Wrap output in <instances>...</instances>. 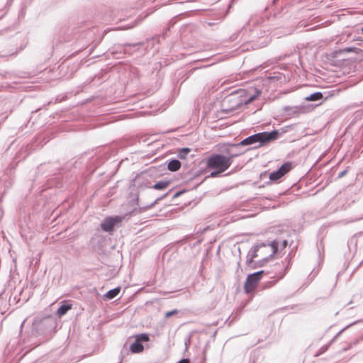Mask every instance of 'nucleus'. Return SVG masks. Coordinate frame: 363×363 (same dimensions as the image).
Returning a JSON list of instances; mask_svg holds the SVG:
<instances>
[{
    "mask_svg": "<svg viewBox=\"0 0 363 363\" xmlns=\"http://www.w3.org/2000/svg\"><path fill=\"white\" fill-rule=\"evenodd\" d=\"M361 30H362V33H363V27L361 28Z\"/></svg>",
    "mask_w": 363,
    "mask_h": 363,
    "instance_id": "58836bf2",
    "label": "nucleus"
},
{
    "mask_svg": "<svg viewBox=\"0 0 363 363\" xmlns=\"http://www.w3.org/2000/svg\"><path fill=\"white\" fill-rule=\"evenodd\" d=\"M185 192L184 190H182V191H179L177 192H176L173 196H172V199H176V198H178L179 196H180L182 194H184Z\"/></svg>",
    "mask_w": 363,
    "mask_h": 363,
    "instance_id": "c85d7f7f",
    "label": "nucleus"
},
{
    "mask_svg": "<svg viewBox=\"0 0 363 363\" xmlns=\"http://www.w3.org/2000/svg\"><path fill=\"white\" fill-rule=\"evenodd\" d=\"M259 281L260 279L257 277H256L253 273L248 274L244 285V289L245 293L250 294L256 288Z\"/></svg>",
    "mask_w": 363,
    "mask_h": 363,
    "instance_id": "1a4fd4ad",
    "label": "nucleus"
},
{
    "mask_svg": "<svg viewBox=\"0 0 363 363\" xmlns=\"http://www.w3.org/2000/svg\"><path fill=\"white\" fill-rule=\"evenodd\" d=\"M222 153H212L206 159V167L210 169H219L225 172L232 164L233 159L241 155L234 153L229 144H225L220 148Z\"/></svg>",
    "mask_w": 363,
    "mask_h": 363,
    "instance_id": "f03ea898",
    "label": "nucleus"
},
{
    "mask_svg": "<svg viewBox=\"0 0 363 363\" xmlns=\"http://www.w3.org/2000/svg\"><path fill=\"white\" fill-rule=\"evenodd\" d=\"M286 259L285 261H282L281 264L277 263L274 266V269L272 272L266 271V270H259L258 272H254L253 274L257 277L260 280L262 278V276L264 274H274L273 276H271L270 277L272 279H274L272 281H269L265 283V288H270L272 286H274L279 280L284 278V277L286 275L289 266L290 264V261L288 260L287 264L286 265Z\"/></svg>",
    "mask_w": 363,
    "mask_h": 363,
    "instance_id": "39448f33",
    "label": "nucleus"
},
{
    "mask_svg": "<svg viewBox=\"0 0 363 363\" xmlns=\"http://www.w3.org/2000/svg\"><path fill=\"white\" fill-rule=\"evenodd\" d=\"M290 128V126H285L279 130V136L286 133L288 131V130Z\"/></svg>",
    "mask_w": 363,
    "mask_h": 363,
    "instance_id": "bb28decb",
    "label": "nucleus"
},
{
    "mask_svg": "<svg viewBox=\"0 0 363 363\" xmlns=\"http://www.w3.org/2000/svg\"><path fill=\"white\" fill-rule=\"evenodd\" d=\"M224 172L223 171H220L219 169H213V171H212L210 174L206 177V178L208 177H216L218 176H219L220 174L223 173Z\"/></svg>",
    "mask_w": 363,
    "mask_h": 363,
    "instance_id": "b1692460",
    "label": "nucleus"
},
{
    "mask_svg": "<svg viewBox=\"0 0 363 363\" xmlns=\"http://www.w3.org/2000/svg\"><path fill=\"white\" fill-rule=\"evenodd\" d=\"M130 350L133 353H140L143 351L144 346L138 339H135V341L130 345Z\"/></svg>",
    "mask_w": 363,
    "mask_h": 363,
    "instance_id": "2eb2a0df",
    "label": "nucleus"
},
{
    "mask_svg": "<svg viewBox=\"0 0 363 363\" xmlns=\"http://www.w3.org/2000/svg\"><path fill=\"white\" fill-rule=\"evenodd\" d=\"M348 167H346L345 169L342 170V172H340L338 175H337V178L338 179H340L342 177H343L345 175H346V174L347 173V170H348Z\"/></svg>",
    "mask_w": 363,
    "mask_h": 363,
    "instance_id": "cd10ccee",
    "label": "nucleus"
},
{
    "mask_svg": "<svg viewBox=\"0 0 363 363\" xmlns=\"http://www.w3.org/2000/svg\"><path fill=\"white\" fill-rule=\"evenodd\" d=\"M323 99V94L320 91H316L306 96L305 99L308 101H320Z\"/></svg>",
    "mask_w": 363,
    "mask_h": 363,
    "instance_id": "aec40b11",
    "label": "nucleus"
},
{
    "mask_svg": "<svg viewBox=\"0 0 363 363\" xmlns=\"http://www.w3.org/2000/svg\"><path fill=\"white\" fill-rule=\"evenodd\" d=\"M269 245L271 248L270 254L266 257L262 258V259L255 262L254 265L252 266V268L255 269L257 267H264L270 259L271 258L277 253L279 247V241L278 240H274L269 242Z\"/></svg>",
    "mask_w": 363,
    "mask_h": 363,
    "instance_id": "423d86ee",
    "label": "nucleus"
},
{
    "mask_svg": "<svg viewBox=\"0 0 363 363\" xmlns=\"http://www.w3.org/2000/svg\"><path fill=\"white\" fill-rule=\"evenodd\" d=\"M179 313V310L177 309H174V310H172V311H167L165 313V318H170L172 317V315H177Z\"/></svg>",
    "mask_w": 363,
    "mask_h": 363,
    "instance_id": "393cba45",
    "label": "nucleus"
},
{
    "mask_svg": "<svg viewBox=\"0 0 363 363\" xmlns=\"http://www.w3.org/2000/svg\"><path fill=\"white\" fill-rule=\"evenodd\" d=\"M135 339H138L140 342H148L150 340L149 335L147 333H140L135 336Z\"/></svg>",
    "mask_w": 363,
    "mask_h": 363,
    "instance_id": "5701e85b",
    "label": "nucleus"
},
{
    "mask_svg": "<svg viewBox=\"0 0 363 363\" xmlns=\"http://www.w3.org/2000/svg\"><path fill=\"white\" fill-rule=\"evenodd\" d=\"M190 152L191 149L189 147L181 148L179 150L178 157L182 160L185 159Z\"/></svg>",
    "mask_w": 363,
    "mask_h": 363,
    "instance_id": "4be33fe9",
    "label": "nucleus"
},
{
    "mask_svg": "<svg viewBox=\"0 0 363 363\" xmlns=\"http://www.w3.org/2000/svg\"><path fill=\"white\" fill-rule=\"evenodd\" d=\"M235 318H236V317H235V316H233V317L232 318V320H230V324L232 322H233V321L235 320Z\"/></svg>",
    "mask_w": 363,
    "mask_h": 363,
    "instance_id": "c9c22d12",
    "label": "nucleus"
},
{
    "mask_svg": "<svg viewBox=\"0 0 363 363\" xmlns=\"http://www.w3.org/2000/svg\"><path fill=\"white\" fill-rule=\"evenodd\" d=\"M287 245H288L287 240H282L281 246H280L281 250H282L285 249Z\"/></svg>",
    "mask_w": 363,
    "mask_h": 363,
    "instance_id": "c756f323",
    "label": "nucleus"
},
{
    "mask_svg": "<svg viewBox=\"0 0 363 363\" xmlns=\"http://www.w3.org/2000/svg\"><path fill=\"white\" fill-rule=\"evenodd\" d=\"M122 217L119 216H108L105 218L101 223V228L103 231L111 233L114 230L115 226L121 223Z\"/></svg>",
    "mask_w": 363,
    "mask_h": 363,
    "instance_id": "6e6552de",
    "label": "nucleus"
},
{
    "mask_svg": "<svg viewBox=\"0 0 363 363\" xmlns=\"http://www.w3.org/2000/svg\"><path fill=\"white\" fill-rule=\"evenodd\" d=\"M250 363H255V359L254 358L252 361V362H250Z\"/></svg>",
    "mask_w": 363,
    "mask_h": 363,
    "instance_id": "4c0bfd02",
    "label": "nucleus"
},
{
    "mask_svg": "<svg viewBox=\"0 0 363 363\" xmlns=\"http://www.w3.org/2000/svg\"><path fill=\"white\" fill-rule=\"evenodd\" d=\"M71 308L72 304L67 301H63L61 302L60 307L57 310L56 315L59 318H61L62 316L65 315Z\"/></svg>",
    "mask_w": 363,
    "mask_h": 363,
    "instance_id": "ddd939ff",
    "label": "nucleus"
},
{
    "mask_svg": "<svg viewBox=\"0 0 363 363\" xmlns=\"http://www.w3.org/2000/svg\"><path fill=\"white\" fill-rule=\"evenodd\" d=\"M354 52L357 54L360 53L361 55L363 57V50L361 48H355V47H347L343 49H340L337 51H335L334 57H337L339 55L342 53H349Z\"/></svg>",
    "mask_w": 363,
    "mask_h": 363,
    "instance_id": "4468645a",
    "label": "nucleus"
},
{
    "mask_svg": "<svg viewBox=\"0 0 363 363\" xmlns=\"http://www.w3.org/2000/svg\"><path fill=\"white\" fill-rule=\"evenodd\" d=\"M269 247H270L269 242L265 243L258 242L250 250L248 256L251 257L252 258H256L259 256L258 252H259L260 249H267Z\"/></svg>",
    "mask_w": 363,
    "mask_h": 363,
    "instance_id": "f8f14e48",
    "label": "nucleus"
},
{
    "mask_svg": "<svg viewBox=\"0 0 363 363\" xmlns=\"http://www.w3.org/2000/svg\"><path fill=\"white\" fill-rule=\"evenodd\" d=\"M253 259H254V258H252L251 257L247 256V259L246 260V264L250 267H252V265H254L255 262L253 261Z\"/></svg>",
    "mask_w": 363,
    "mask_h": 363,
    "instance_id": "a878e982",
    "label": "nucleus"
},
{
    "mask_svg": "<svg viewBox=\"0 0 363 363\" xmlns=\"http://www.w3.org/2000/svg\"><path fill=\"white\" fill-rule=\"evenodd\" d=\"M172 191V190H169L168 191L167 193L164 194L163 195L157 197L153 202H152L150 204L146 206H144V207H141L140 208V211H145L147 209H150L152 207H154L155 206L156 203H157L158 201L162 200L163 199H164L165 197H167L169 194L170 192Z\"/></svg>",
    "mask_w": 363,
    "mask_h": 363,
    "instance_id": "6ab92c4d",
    "label": "nucleus"
},
{
    "mask_svg": "<svg viewBox=\"0 0 363 363\" xmlns=\"http://www.w3.org/2000/svg\"><path fill=\"white\" fill-rule=\"evenodd\" d=\"M121 291V287L118 286L114 289H112L106 292V294L104 295V300H111L116 298Z\"/></svg>",
    "mask_w": 363,
    "mask_h": 363,
    "instance_id": "a211bd4d",
    "label": "nucleus"
},
{
    "mask_svg": "<svg viewBox=\"0 0 363 363\" xmlns=\"http://www.w3.org/2000/svg\"><path fill=\"white\" fill-rule=\"evenodd\" d=\"M169 30V28H167V30H166V32H167ZM166 33H163V34H162V37H163V38H165V35H166Z\"/></svg>",
    "mask_w": 363,
    "mask_h": 363,
    "instance_id": "f704fd0d",
    "label": "nucleus"
},
{
    "mask_svg": "<svg viewBox=\"0 0 363 363\" xmlns=\"http://www.w3.org/2000/svg\"><path fill=\"white\" fill-rule=\"evenodd\" d=\"M147 42H152V43H155V42L159 43V38L157 36L152 38L150 40H147Z\"/></svg>",
    "mask_w": 363,
    "mask_h": 363,
    "instance_id": "2f4dec72",
    "label": "nucleus"
},
{
    "mask_svg": "<svg viewBox=\"0 0 363 363\" xmlns=\"http://www.w3.org/2000/svg\"><path fill=\"white\" fill-rule=\"evenodd\" d=\"M292 169V162H284L278 169L269 174V179L272 182H277L280 180L284 175L289 172Z\"/></svg>",
    "mask_w": 363,
    "mask_h": 363,
    "instance_id": "0eeeda50",
    "label": "nucleus"
},
{
    "mask_svg": "<svg viewBox=\"0 0 363 363\" xmlns=\"http://www.w3.org/2000/svg\"><path fill=\"white\" fill-rule=\"evenodd\" d=\"M259 90H255L253 94L243 89H234L228 94L222 101L223 107L226 110L234 111L242 105H247L255 100L259 95Z\"/></svg>",
    "mask_w": 363,
    "mask_h": 363,
    "instance_id": "7ed1b4c3",
    "label": "nucleus"
},
{
    "mask_svg": "<svg viewBox=\"0 0 363 363\" xmlns=\"http://www.w3.org/2000/svg\"><path fill=\"white\" fill-rule=\"evenodd\" d=\"M301 110L302 108L298 106H288L285 108V112L288 116H290L298 114Z\"/></svg>",
    "mask_w": 363,
    "mask_h": 363,
    "instance_id": "412c9836",
    "label": "nucleus"
},
{
    "mask_svg": "<svg viewBox=\"0 0 363 363\" xmlns=\"http://www.w3.org/2000/svg\"><path fill=\"white\" fill-rule=\"evenodd\" d=\"M233 152H234V153H241V155H242V154H243V152H236V151H234V150H233Z\"/></svg>",
    "mask_w": 363,
    "mask_h": 363,
    "instance_id": "e433bc0d",
    "label": "nucleus"
},
{
    "mask_svg": "<svg viewBox=\"0 0 363 363\" xmlns=\"http://www.w3.org/2000/svg\"><path fill=\"white\" fill-rule=\"evenodd\" d=\"M171 184L169 180H160L156 182L153 186H150V182H147V184H141L139 185L140 189L150 188L154 189L156 190H164L166 189Z\"/></svg>",
    "mask_w": 363,
    "mask_h": 363,
    "instance_id": "9b49d317",
    "label": "nucleus"
},
{
    "mask_svg": "<svg viewBox=\"0 0 363 363\" xmlns=\"http://www.w3.org/2000/svg\"><path fill=\"white\" fill-rule=\"evenodd\" d=\"M327 349H328V346H325V347H321L319 350L318 352L317 353L316 356H318V355L323 354V352H325L327 350Z\"/></svg>",
    "mask_w": 363,
    "mask_h": 363,
    "instance_id": "7c9ffc66",
    "label": "nucleus"
},
{
    "mask_svg": "<svg viewBox=\"0 0 363 363\" xmlns=\"http://www.w3.org/2000/svg\"><path fill=\"white\" fill-rule=\"evenodd\" d=\"M361 41H362V43H363V39H362V40H361Z\"/></svg>",
    "mask_w": 363,
    "mask_h": 363,
    "instance_id": "ea45409f",
    "label": "nucleus"
},
{
    "mask_svg": "<svg viewBox=\"0 0 363 363\" xmlns=\"http://www.w3.org/2000/svg\"><path fill=\"white\" fill-rule=\"evenodd\" d=\"M181 165V162L179 160L172 159L167 162V169L171 172H176L180 169Z\"/></svg>",
    "mask_w": 363,
    "mask_h": 363,
    "instance_id": "dca6fc26",
    "label": "nucleus"
},
{
    "mask_svg": "<svg viewBox=\"0 0 363 363\" xmlns=\"http://www.w3.org/2000/svg\"><path fill=\"white\" fill-rule=\"evenodd\" d=\"M279 130H272L270 132L264 131L252 135L238 143L229 144L230 147L237 148L240 146L253 145L252 147L247 148V150L257 149L264 146L279 138Z\"/></svg>",
    "mask_w": 363,
    "mask_h": 363,
    "instance_id": "20e7f679",
    "label": "nucleus"
},
{
    "mask_svg": "<svg viewBox=\"0 0 363 363\" xmlns=\"http://www.w3.org/2000/svg\"><path fill=\"white\" fill-rule=\"evenodd\" d=\"M16 53H17V52H11L9 54L1 55V57H9V56H13V55H15Z\"/></svg>",
    "mask_w": 363,
    "mask_h": 363,
    "instance_id": "473e14b6",
    "label": "nucleus"
},
{
    "mask_svg": "<svg viewBox=\"0 0 363 363\" xmlns=\"http://www.w3.org/2000/svg\"><path fill=\"white\" fill-rule=\"evenodd\" d=\"M106 238L101 234H94L90 240V245L94 250H101L104 246Z\"/></svg>",
    "mask_w": 363,
    "mask_h": 363,
    "instance_id": "9d476101",
    "label": "nucleus"
},
{
    "mask_svg": "<svg viewBox=\"0 0 363 363\" xmlns=\"http://www.w3.org/2000/svg\"><path fill=\"white\" fill-rule=\"evenodd\" d=\"M144 44H145L144 42H139V43H133V44H125L123 46L118 47V50H116V52H123L124 54H125V53L130 54V51L128 50V48L142 46V45H144Z\"/></svg>",
    "mask_w": 363,
    "mask_h": 363,
    "instance_id": "f3484780",
    "label": "nucleus"
},
{
    "mask_svg": "<svg viewBox=\"0 0 363 363\" xmlns=\"http://www.w3.org/2000/svg\"><path fill=\"white\" fill-rule=\"evenodd\" d=\"M188 342H190V338L189 337L187 340H185L186 349L187 348V343Z\"/></svg>",
    "mask_w": 363,
    "mask_h": 363,
    "instance_id": "72a5a7b5",
    "label": "nucleus"
},
{
    "mask_svg": "<svg viewBox=\"0 0 363 363\" xmlns=\"http://www.w3.org/2000/svg\"><path fill=\"white\" fill-rule=\"evenodd\" d=\"M57 326L56 318L47 316L41 319L35 318L32 324L30 332L23 339L26 347L30 350L50 338Z\"/></svg>",
    "mask_w": 363,
    "mask_h": 363,
    "instance_id": "f257e3e1",
    "label": "nucleus"
}]
</instances>
